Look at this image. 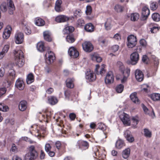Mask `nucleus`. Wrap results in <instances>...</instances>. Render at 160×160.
I'll return each instance as SVG.
<instances>
[{"label": "nucleus", "mask_w": 160, "mask_h": 160, "mask_svg": "<svg viewBox=\"0 0 160 160\" xmlns=\"http://www.w3.org/2000/svg\"><path fill=\"white\" fill-rule=\"evenodd\" d=\"M7 4L6 2H3L0 6V9L3 12H6L7 10V6H8L9 12L10 14H12L13 11L15 10V8L12 0H7Z\"/></svg>", "instance_id": "obj_1"}, {"label": "nucleus", "mask_w": 160, "mask_h": 160, "mask_svg": "<svg viewBox=\"0 0 160 160\" xmlns=\"http://www.w3.org/2000/svg\"><path fill=\"white\" fill-rule=\"evenodd\" d=\"M38 157V153L35 149V147L32 145L29 149V152L25 156V160H33Z\"/></svg>", "instance_id": "obj_2"}, {"label": "nucleus", "mask_w": 160, "mask_h": 160, "mask_svg": "<svg viewBox=\"0 0 160 160\" xmlns=\"http://www.w3.org/2000/svg\"><path fill=\"white\" fill-rule=\"evenodd\" d=\"M141 49L142 48L140 47H138L136 49L137 52H134L131 54L130 58L132 65H135L138 62L139 59V55L138 52H140Z\"/></svg>", "instance_id": "obj_3"}, {"label": "nucleus", "mask_w": 160, "mask_h": 160, "mask_svg": "<svg viewBox=\"0 0 160 160\" xmlns=\"http://www.w3.org/2000/svg\"><path fill=\"white\" fill-rule=\"evenodd\" d=\"M127 45L129 48H132L135 46L137 42L136 37L133 35L129 36L127 38Z\"/></svg>", "instance_id": "obj_4"}, {"label": "nucleus", "mask_w": 160, "mask_h": 160, "mask_svg": "<svg viewBox=\"0 0 160 160\" xmlns=\"http://www.w3.org/2000/svg\"><path fill=\"white\" fill-rule=\"evenodd\" d=\"M46 57H48L46 58V61L48 64H51L53 62V60L55 58L53 52L51 51H48L45 55Z\"/></svg>", "instance_id": "obj_5"}, {"label": "nucleus", "mask_w": 160, "mask_h": 160, "mask_svg": "<svg viewBox=\"0 0 160 160\" xmlns=\"http://www.w3.org/2000/svg\"><path fill=\"white\" fill-rule=\"evenodd\" d=\"M83 50L86 52H90L93 49V46L90 42L85 41L82 44Z\"/></svg>", "instance_id": "obj_6"}, {"label": "nucleus", "mask_w": 160, "mask_h": 160, "mask_svg": "<svg viewBox=\"0 0 160 160\" xmlns=\"http://www.w3.org/2000/svg\"><path fill=\"white\" fill-rule=\"evenodd\" d=\"M15 42L17 44L22 43L24 39V35L21 32H17L15 35Z\"/></svg>", "instance_id": "obj_7"}, {"label": "nucleus", "mask_w": 160, "mask_h": 160, "mask_svg": "<svg viewBox=\"0 0 160 160\" xmlns=\"http://www.w3.org/2000/svg\"><path fill=\"white\" fill-rule=\"evenodd\" d=\"M114 81L113 75L111 71L109 72L107 74L105 78V82L106 83L110 84L112 83Z\"/></svg>", "instance_id": "obj_8"}, {"label": "nucleus", "mask_w": 160, "mask_h": 160, "mask_svg": "<svg viewBox=\"0 0 160 160\" xmlns=\"http://www.w3.org/2000/svg\"><path fill=\"white\" fill-rule=\"evenodd\" d=\"M69 55L73 58H77L79 55V52L76 49L73 47H71L68 50Z\"/></svg>", "instance_id": "obj_9"}, {"label": "nucleus", "mask_w": 160, "mask_h": 160, "mask_svg": "<svg viewBox=\"0 0 160 160\" xmlns=\"http://www.w3.org/2000/svg\"><path fill=\"white\" fill-rule=\"evenodd\" d=\"M149 14L150 11L148 8L146 6L144 7L142 9V20H146Z\"/></svg>", "instance_id": "obj_10"}, {"label": "nucleus", "mask_w": 160, "mask_h": 160, "mask_svg": "<svg viewBox=\"0 0 160 160\" xmlns=\"http://www.w3.org/2000/svg\"><path fill=\"white\" fill-rule=\"evenodd\" d=\"M96 67L95 72L97 74L102 75L106 72V70L104 69V65L103 64L101 66H100L98 65H97Z\"/></svg>", "instance_id": "obj_11"}, {"label": "nucleus", "mask_w": 160, "mask_h": 160, "mask_svg": "<svg viewBox=\"0 0 160 160\" xmlns=\"http://www.w3.org/2000/svg\"><path fill=\"white\" fill-rule=\"evenodd\" d=\"M86 78L90 82L94 81L96 78V76L91 71H88L86 73Z\"/></svg>", "instance_id": "obj_12"}, {"label": "nucleus", "mask_w": 160, "mask_h": 160, "mask_svg": "<svg viewBox=\"0 0 160 160\" xmlns=\"http://www.w3.org/2000/svg\"><path fill=\"white\" fill-rule=\"evenodd\" d=\"M12 30V28L10 26H7L3 33L2 37L3 38L7 39L9 37Z\"/></svg>", "instance_id": "obj_13"}, {"label": "nucleus", "mask_w": 160, "mask_h": 160, "mask_svg": "<svg viewBox=\"0 0 160 160\" xmlns=\"http://www.w3.org/2000/svg\"><path fill=\"white\" fill-rule=\"evenodd\" d=\"M135 74L136 78L138 81L141 82L143 80L144 75L141 70L138 69L136 70Z\"/></svg>", "instance_id": "obj_14"}, {"label": "nucleus", "mask_w": 160, "mask_h": 160, "mask_svg": "<svg viewBox=\"0 0 160 160\" xmlns=\"http://www.w3.org/2000/svg\"><path fill=\"white\" fill-rule=\"evenodd\" d=\"M124 136L127 140L129 142H132L134 141V138L129 130H126L124 132Z\"/></svg>", "instance_id": "obj_15"}, {"label": "nucleus", "mask_w": 160, "mask_h": 160, "mask_svg": "<svg viewBox=\"0 0 160 160\" xmlns=\"http://www.w3.org/2000/svg\"><path fill=\"white\" fill-rule=\"evenodd\" d=\"M69 19V18L63 15H61L57 16L55 18V21L58 22H62L67 21Z\"/></svg>", "instance_id": "obj_16"}, {"label": "nucleus", "mask_w": 160, "mask_h": 160, "mask_svg": "<svg viewBox=\"0 0 160 160\" xmlns=\"http://www.w3.org/2000/svg\"><path fill=\"white\" fill-rule=\"evenodd\" d=\"M13 53L15 57V59H19L24 57L23 52L20 50L16 49L14 51Z\"/></svg>", "instance_id": "obj_17"}, {"label": "nucleus", "mask_w": 160, "mask_h": 160, "mask_svg": "<svg viewBox=\"0 0 160 160\" xmlns=\"http://www.w3.org/2000/svg\"><path fill=\"white\" fill-rule=\"evenodd\" d=\"M15 86L20 90H23L24 88V82L23 80L21 79H18L16 81Z\"/></svg>", "instance_id": "obj_18"}, {"label": "nucleus", "mask_w": 160, "mask_h": 160, "mask_svg": "<svg viewBox=\"0 0 160 160\" xmlns=\"http://www.w3.org/2000/svg\"><path fill=\"white\" fill-rule=\"evenodd\" d=\"M142 106L143 110L146 114H149L152 118H153L155 116V113L153 109H152L151 112H150L149 110L143 104H142Z\"/></svg>", "instance_id": "obj_19"}, {"label": "nucleus", "mask_w": 160, "mask_h": 160, "mask_svg": "<svg viewBox=\"0 0 160 160\" xmlns=\"http://www.w3.org/2000/svg\"><path fill=\"white\" fill-rule=\"evenodd\" d=\"M85 30L87 32H91L94 31V26L91 23H88L84 26Z\"/></svg>", "instance_id": "obj_20"}, {"label": "nucleus", "mask_w": 160, "mask_h": 160, "mask_svg": "<svg viewBox=\"0 0 160 160\" xmlns=\"http://www.w3.org/2000/svg\"><path fill=\"white\" fill-rule=\"evenodd\" d=\"M118 114L120 120H128L129 118V115L122 112H119Z\"/></svg>", "instance_id": "obj_21"}, {"label": "nucleus", "mask_w": 160, "mask_h": 160, "mask_svg": "<svg viewBox=\"0 0 160 160\" xmlns=\"http://www.w3.org/2000/svg\"><path fill=\"white\" fill-rule=\"evenodd\" d=\"M62 1L61 0H57L55 3V11L58 12L62 11L61 10V4Z\"/></svg>", "instance_id": "obj_22"}, {"label": "nucleus", "mask_w": 160, "mask_h": 160, "mask_svg": "<svg viewBox=\"0 0 160 160\" xmlns=\"http://www.w3.org/2000/svg\"><path fill=\"white\" fill-rule=\"evenodd\" d=\"M130 98L132 101L134 103L139 104V101L137 96V93L136 92L132 93L130 95Z\"/></svg>", "instance_id": "obj_23"}, {"label": "nucleus", "mask_w": 160, "mask_h": 160, "mask_svg": "<svg viewBox=\"0 0 160 160\" xmlns=\"http://www.w3.org/2000/svg\"><path fill=\"white\" fill-rule=\"evenodd\" d=\"M27 107V102L25 101H21L19 104V108L22 111L26 110Z\"/></svg>", "instance_id": "obj_24"}, {"label": "nucleus", "mask_w": 160, "mask_h": 160, "mask_svg": "<svg viewBox=\"0 0 160 160\" xmlns=\"http://www.w3.org/2000/svg\"><path fill=\"white\" fill-rule=\"evenodd\" d=\"M43 36L45 40L48 42L51 41V33L48 31H45L43 32Z\"/></svg>", "instance_id": "obj_25"}, {"label": "nucleus", "mask_w": 160, "mask_h": 160, "mask_svg": "<svg viewBox=\"0 0 160 160\" xmlns=\"http://www.w3.org/2000/svg\"><path fill=\"white\" fill-rule=\"evenodd\" d=\"M149 27L151 29L150 31L152 33H156L159 30V28L157 25H154L151 23L149 25Z\"/></svg>", "instance_id": "obj_26"}, {"label": "nucleus", "mask_w": 160, "mask_h": 160, "mask_svg": "<svg viewBox=\"0 0 160 160\" xmlns=\"http://www.w3.org/2000/svg\"><path fill=\"white\" fill-rule=\"evenodd\" d=\"M34 77L32 73L29 74L27 76L26 82L28 84H30L34 81Z\"/></svg>", "instance_id": "obj_27"}, {"label": "nucleus", "mask_w": 160, "mask_h": 160, "mask_svg": "<svg viewBox=\"0 0 160 160\" xmlns=\"http://www.w3.org/2000/svg\"><path fill=\"white\" fill-rule=\"evenodd\" d=\"M74 79L73 78H68L66 80V83L67 87L69 88H72L74 87L73 83Z\"/></svg>", "instance_id": "obj_28"}, {"label": "nucleus", "mask_w": 160, "mask_h": 160, "mask_svg": "<svg viewBox=\"0 0 160 160\" xmlns=\"http://www.w3.org/2000/svg\"><path fill=\"white\" fill-rule=\"evenodd\" d=\"M15 61L17 65L19 67H22L24 64V57L19 59H15Z\"/></svg>", "instance_id": "obj_29"}, {"label": "nucleus", "mask_w": 160, "mask_h": 160, "mask_svg": "<svg viewBox=\"0 0 160 160\" xmlns=\"http://www.w3.org/2000/svg\"><path fill=\"white\" fill-rule=\"evenodd\" d=\"M124 146L125 144L124 141L121 139L117 140L116 143V147L119 149H120Z\"/></svg>", "instance_id": "obj_30"}, {"label": "nucleus", "mask_w": 160, "mask_h": 160, "mask_svg": "<svg viewBox=\"0 0 160 160\" xmlns=\"http://www.w3.org/2000/svg\"><path fill=\"white\" fill-rule=\"evenodd\" d=\"M37 48L38 51L41 52H43L45 50L44 43L42 42H38L37 44Z\"/></svg>", "instance_id": "obj_31"}, {"label": "nucleus", "mask_w": 160, "mask_h": 160, "mask_svg": "<svg viewBox=\"0 0 160 160\" xmlns=\"http://www.w3.org/2000/svg\"><path fill=\"white\" fill-rule=\"evenodd\" d=\"M139 17V14L137 13H132L130 15V19L132 21H137Z\"/></svg>", "instance_id": "obj_32"}, {"label": "nucleus", "mask_w": 160, "mask_h": 160, "mask_svg": "<svg viewBox=\"0 0 160 160\" xmlns=\"http://www.w3.org/2000/svg\"><path fill=\"white\" fill-rule=\"evenodd\" d=\"M76 145L78 146L79 148H80L82 146L88 147V144L87 142L82 140H79L77 142Z\"/></svg>", "instance_id": "obj_33"}, {"label": "nucleus", "mask_w": 160, "mask_h": 160, "mask_svg": "<svg viewBox=\"0 0 160 160\" xmlns=\"http://www.w3.org/2000/svg\"><path fill=\"white\" fill-rule=\"evenodd\" d=\"M48 100L49 103L52 105L55 104L58 102L57 99L54 96L51 97L49 98Z\"/></svg>", "instance_id": "obj_34"}, {"label": "nucleus", "mask_w": 160, "mask_h": 160, "mask_svg": "<svg viewBox=\"0 0 160 160\" xmlns=\"http://www.w3.org/2000/svg\"><path fill=\"white\" fill-rule=\"evenodd\" d=\"M35 24L39 26H42L44 25V21L40 18H36L35 22Z\"/></svg>", "instance_id": "obj_35"}, {"label": "nucleus", "mask_w": 160, "mask_h": 160, "mask_svg": "<svg viewBox=\"0 0 160 160\" xmlns=\"http://www.w3.org/2000/svg\"><path fill=\"white\" fill-rule=\"evenodd\" d=\"M130 150L129 148H127L125 149L122 152V157L125 159L128 158L130 154Z\"/></svg>", "instance_id": "obj_36"}, {"label": "nucleus", "mask_w": 160, "mask_h": 160, "mask_svg": "<svg viewBox=\"0 0 160 160\" xmlns=\"http://www.w3.org/2000/svg\"><path fill=\"white\" fill-rule=\"evenodd\" d=\"M144 135L147 138H150L152 137V132L147 128L144 129Z\"/></svg>", "instance_id": "obj_37"}, {"label": "nucleus", "mask_w": 160, "mask_h": 160, "mask_svg": "<svg viewBox=\"0 0 160 160\" xmlns=\"http://www.w3.org/2000/svg\"><path fill=\"white\" fill-rule=\"evenodd\" d=\"M151 98L153 101H160V94L159 93L153 94L151 95Z\"/></svg>", "instance_id": "obj_38"}, {"label": "nucleus", "mask_w": 160, "mask_h": 160, "mask_svg": "<svg viewBox=\"0 0 160 160\" xmlns=\"http://www.w3.org/2000/svg\"><path fill=\"white\" fill-rule=\"evenodd\" d=\"M152 18L154 21L159 22L160 21V15L158 13H154L152 15Z\"/></svg>", "instance_id": "obj_39"}, {"label": "nucleus", "mask_w": 160, "mask_h": 160, "mask_svg": "<svg viewBox=\"0 0 160 160\" xmlns=\"http://www.w3.org/2000/svg\"><path fill=\"white\" fill-rule=\"evenodd\" d=\"M66 39L69 43H72L75 41V39L73 36L72 34H69L68 35L66 38Z\"/></svg>", "instance_id": "obj_40"}, {"label": "nucleus", "mask_w": 160, "mask_h": 160, "mask_svg": "<svg viewBox=\"0 0 160 160\" xmlns=\"http://www.w3.org/2000/svg\"><path fill=\"white\" fill-rule=\"evenodd\" d=\"M92 59L93 60L96 61L97 62H100L102 60L101 58L97 54L93 55L92 56Z\"/></svg>", "instance_id": "obj_41"}, {"label": "nucleus", "mask_w": 160, "mask_h": 160, "mask_svg": "<svg viewBox=\"0 0 160 160\" xmlns=\"http://www.w3.org/2000/svg\"><path fill=\"white\" fill-rule=\"evenodd\" d=\"M23 28L24 29L25 33L27 34H29L31 32V31L30 27L28 25H24L23 26Z\"/></svg>", "instance_id": "obj_42"}, {"label": "nucleus", "mask_w": 160, "mask_h": 160, "mask_svg": "<svg viewBox=\"0 0 160 160\" xmlns=\"http://www.w3.org/2000/svg\"><path fill=\"white\" fill-rule=\"evenodd\" d=\"M123 86L121 84H120L116 87V91L118 93H121L123 91Z\"/></svg>", "instance_id": "obj_43"}, {"label": "nucleus", "mask_w": 160, "mask_h": 160, "mask_svg": "<svg viewBox=\"0 0 160 160\" xmlns=\"http://www.w3.org/2000/svg\"><path fill=\"white\" fill-rule=\"evenodd\" d=\"M8 110V108L7 106L5 105L4 104L0 103V110L3 112H7Z\"/></svg>", "instance_id": "obj_44"}, {"label": "nucleus", "mask_w": 160, "mask_h": 160, "mask_svg": "<svg viewBox=\"0 0 160 160\" xmlns=\"http://www.w3.org/2000/svg\"><path fill=\"white\" fill-rule=\"evenodd\" d=\"M74 30V28L71 26H69L66 27L63 30V32H65L66 31H68L66 33H70L72 32Z\"/></svg>", "instance_id": "obj_45"}, {"label": "nucleus", "mask_w": 160, "mask_h": 160, "mask_svg": "<svg viewBox=\"0 0 160 160\" xmlns=\"http://www.w3.org/2000/svg\"><path fill=\"white\" fill-rule=\"evenodd\" d=\"M117 64V66L119 67L120 70L122 71V73H123L124 67L123 63L120 61H118V62Z\"/></svg>", "instance_id": "obj_46"}, {"label": "nucleus", "mask_w": 160, "mask_h": 160, "mask_svg": "<svg viewBox=\"0 0 160 160\" xmlns=\"http://www.w3.org/2000/svg\"><path fill=\"white\" fill-rule=\"evenodd\" d=\"M8 73L10 76L12 77V79H13L15 78V73L14 70L12 68L9 69Z\"/></svg>", "instance_id": "obj_47"}, {"label": "nucleus", "mask_w": 160, "mask_h": 160, "mask_svg": "<svg viewBox=\"0 0 160 160\" xmlns=\"http://www.w3.org/2000/svg\"><path fill=\"white\" fill-rule=\"evenodd\" d=\"M114 9L115 10L118 12H121L123 10L122 7V6L117 5L115 6Z\"/></svg>", "instance_id": "obj_48"}, {"label": "nucleus", "mask_w": 160, "mask_h": 160, "mask_svg": "<svg viewBox=\"0 0 160 160\" xmlns=\"http://www.w3.org/2000/svg\"><path fill=\"white\" fill-rule=\"evenodd\" d=\"M98 128L99 129L103 131H104L106 129V126L103 123H98Z\"/></svg>", "instance_id": "obj_49"}, {"label": "nucleus", "mask_w": 160, "mask_h": 160, "mask_svg": "<svg viewBox=\"0 0 160 160\" xmlns=\"http://www.w3.org/2000/svg\"><path fill=\"white\" fill-rule=\"evenodd\" d=\"M77 24L78 26L80 27L83 25L84 24V21L82 19H79L78 20Z\"/></svg>", "instance_id": "obj_50"}, {"label": "nucleus", "mask_w": 160, "mask_h": 160, "mask_svg": "<svg viewBox=\"0 0 160 160\" xmlns=\"http://www.w3.org/2000/svg\"><path fill=\"white\" fill-rule=\"evenodd\" d=\"M158 7V5L156 2H152L150 5V8L152 10H155Z\"/></svg>", "instance_id": "obj_51"}, {"label": "nucleus", "mask_w": 160, "mask_h": 160, "mask_svg": "<svg viewBox=\"0 0 160 160\" xmlns=\"http://www.w3.org/2000/svg\"><path fill=\"white\" fill-rule=\"evenodd\" d=\"M92 9L90 5H88L86 7V13L88 15H90L92 12Z\"/></svg>", "instance_id": "obj_52"}, {"label": "nucleus", "mask_w": 160, "mask_h": 160, "mask_svg": "<svg viewBox=\"0 0 160 160\" xmlns=\"http://www.w3.org/2000/svg\"><path fill=\"white\" fill-rule=\"evenodd\" d=\"M9 48V46L8 45H5L3 48L2 53L5 54V53L7 52Z\"/></svg>", "instance_id": "obj_53"}, {"label": "nucleus", "mask_w": 160, "mask_h": 160, "mask_svg": "<svg viewBox=\"0 0 160 160\" xmlns=\"http://www.w3.org/2000/svg\"><path fill=\"white\" fill-rule=\"evenodd\" d=\"M10 151L16 153L18 152V148L14 144H13L10 149Z\"/></svg>", "instance_id": "obj_54"}, {"label": "nucleus", "mask_w": 160, "mask_h": 160, "mask_svg": "<svg viewBox=\"0 0 160 160\" xmlns=\"http://www.w3.org/2000/svg\"><path fill=\"white\" fill-rule=\"evenodd\" d=\"M151 58L154 61V64L156 65H158L159 63L158 59L153 55L151 56Z\"/></svg>", "instance_id": "obj_55"}, {"label": "nucleus", "mask_w": 160, "mask_h": 160, "mask_svg": "<svg viewBox=\"0 0 160 160\" xmlns=\"http://www.w3.org/2000/svg\"><path fill=\"white\" fill-rule=\"evenodd\" d=\"M56 124L61 128H62L64 126V124L63 121H56Z\"/></svg>", "instance_id": "obj_56"}, {"label": "nucleus", "mask_w": 160, "mask_h": 160, "mask_svg": "<svg viewBox=\"0 0 160 160\" xmlns=\"http://www.w3.org/2000/svg\"><path fill=\"white\" fill-rule=\"evenodd\" d=\"M45 150L47 152H48L50 151L51 149V147L49 143H46L45 146Z\"/></svg>", "instance_id": "obj_57"}, {"label": "nucleus", "mask_w": 160, "mask_h": 160, "mask_svg": "<svg viewBox=\"0 0 160 160\" xmlns=\"http://www.w3.org/2000/svg\"><path fill=\"white\" fill-rule=\"evenodd\" d=\"M74 16L78 17H80L81 15V12L79 10H76L73 12Z\"/></svg>", "instance_id": "obj_58"}, {"label": "nucleus", "mask_w": 160, "mask_h": 160, "mask_svg": "<svg viewBox=\"0 0 160 160\" xmlns=\"http://www.w3.org/2000/svg\"><path fill=\"white\" fill-rule=\"evenodd\" d=\"M142 60L143 62L147 64L148 63V58L146 55H143L142 57Z\"/></svg>", "instance_id": "obj_59"}, {"label": "nucleus", "mask_w": 160, "mask_h": 160, "mask_svg": "<svg viewBox=\"0 0 160 160\" xmlns=\"http://www.w3.org/2000/svg\"><path fill=\"white\" fill-rule=\"evenodd\" d=\"M116 79L117 80H119L121 79L122 83H124L125 82L127 79V77L124 76L123 78L122 79L119 76H117L116 77Z\"/></svg>", "instance_id": "obj_60"}, {"label": "nucleus", "mask_w": 160, "mask_h": 160, "mask_svg": "<svg viewBox=\"0 0 160 160\" xmlns=\"http://www.w3.org/2000/svg\"><path fill=\"white\" fill-rule=\"evenodd\" d=\"M125 126H130L131 125V121H122Z\"/></svg>", "instance_id": "obj_61"}, {"label": "nucleus", "mask_w": 160, "mask_h": 160, "mask_svg": "<svg viewBox=\"0 0 160 160\" xmlns=\"http://www.w3.org/2000/svg\"><path fill=\"white\" fill-rule=\"evenodd\" d=\"M119 48V47L118 45H114L112 48V51L114 52L117 51Z\"/></svg>", "instance_id": "obj_62"}, {"label": "nucleus", "mask_w": 160, "mask_h": 160, "mask_svg": "<svg viewBox=\"0 0 160 160\" xmlns=\"http://www.w3.org/2000/svg\"><path fill=\"white\" fill-rule=\"evenodd\" d=\"M105 28L107 30H109L110 29L111 25L108 22H106L105 23Z\"/></svg>", "instance_id": "obj_63"}, {"label": "nucleus", "mask_w": 160, "mask_h": 160, "mask_svg": "<svg viewBox=\"0 0 160 160\" xmlns=\"http://www.w3.org/2000/svg\"><path fill=\"white\" fill-rule=\"evenodd\" d=\"M140 45L143 46H145L146 45L147 43L144 39H142L140 41Z\"/></svg>", "instance_id": "obj_64"}]
</instances>
